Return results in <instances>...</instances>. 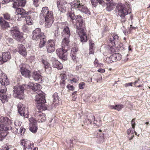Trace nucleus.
<instances>
[{
	"label": "nucleus",
	"mask_w": 150,
	"mask_h": 150,
	"mask_svg": "<svg viewBox=\"0 0 150 150\" xmlns=\"http://www.w3.org/2000/svg\"><path fill=\"white\" fill-rule=\"evenodd\" d=\"M41 60L44 64V68L46 70L47 69H48L49 70H51L50 64L47 61L45 56H43L41 58Z\"/></svg>",
	"instance_id": "obj_27"
},
{
	"label": "nucleus",
	"mask_w": 150,
	"mask_h": 150,
	"mask_svg": "<svg viewBox=\"0 0 150 150\" xmlns=\"http://www.w3.org/2000/svg\"><path fill=\"white\" fill-rule=\"evenodd\" d=\"M57 7L59 10L62 12H64L67 10L65 5H62L61 0H59L57 2Z\"/></svg>",
	"instance_id": "obj_28"
},
{
	"label": "nucleus",
	"mask_w": 150,
	"mask_h": 150,
	"mask_svg": "<svg viewBox=\"0 0 150 150\" xmlns=\"http://www.w3.org/2000/svg\"><path fill=\"white\" fill-rule=\"evenodd\" d=\"M52 65L54 67L57 68L58 69H61L63 67L62 64L57 60L53 61Z\"/></svg>",
	"instance_id": "obj_32"
},
{
	"label": "nucleus",
	"mask_w": 150,
	"mask_h": 150,
	"mask_svg": "<svg viewBox=\"0 0 150 150\" xmlns=\"http://www.w3.org/2000/svg\"><path fill=\"white\" fill-rule=\"evenodd\" d=\"M18 112L21 116H23L25 118L28 117V111L25 106L21 103H19L18 105Z\"/></svg>",
	"instance_id": "obj_8"
},
{
	"label": "nucleus",
	"mask_w": 150,
	"mask_h": 150,
	"mask_svg": "<svg viewBox=\"0 0 150 150\" xmlns=\"http://www.w3.org/2000/svg\"><path fill=\"white\" fill-rule=\"evenodd\" d=\"M10 1V0H4L2 1V4H6L8 3Z\"/></svg>",
	"instance_id": "obj_60"
},
{
	"label": "nucleus",
	"mask_w": 150,
	"mask_h": 150,
	"mask_svg": "<svg viewBox=\"0 0 150 150\" xmlns=\"http://www.w3.org/2000/svg\"><path fill=\"white\" fill-rule=\"evenodd\" d=\"M107 5V6L106 8V10L109 11H110L112 10L115 7L114 4L112 2L108 3Z\"/></svg>",
	"instance_id": "obj_39"
},
{
	"label": "nucleus",
	"mask_w": 150,
	"mask_h": 150,
	"mask_svg": "<svg viewBox=\"0 0 150 150\" xmlns=\"http://www.w3.org/2000/svg\"><path fill=\"white\" fill-rule=\"evenodd\" d=\"M52 98L53 102H56L57 103L58 102L59 98L58 96V93H57L55 92L53 94Z\"/></svg>",
	"instance_id": "obj_42"
},
{
	"label": "nucleus",
	"mask_w": 150,
	"mask_h": 150,
	"mask_svg": "<svg viewBox=\"0 0 150 150\" xmlns=\"http://www.w3.org/2000/svg\"><path fill=\"white\" fill-rule=\"evenodd\" d=\"M48 8L47 6L43 7L42 8L40 16L41 17H45V16L49 12Z\"/></svg>",
	"instance_id": "obj_36"
},
{
	"label": "nucleus",
	"mask_w": 150,
	"mask_h": 150,
	"mask_svg": "<svg viewBox=\"0 0 150 150\" xmlns=\"http://www.w3.org/2000/svg\"><path fill=\"white\" fill-rule=\"evenodd\" d=\"M93 121H93L94 123H96L95 122V117L93 115L89 114L87 115L86 119L84 122V123H86L87 124H91Z\"/></svg>",
	"instance_id": "obj_22"
},
{
	"label": "nucleus",
	"mask_w": 150,
	"mask_h": 150,
	"mask_svg": "<svg viewBox=\"0 0 150 150\" xmlns=\"http://www.w3.org/2000/svg\"><path fill=\"white\" fill-rule=\"evenodd\" d=\"M105 69H100L98 70V71L99 72L104 73L105 72Z\"/></svg>",
	"instance_id": "obj_62"
},
{
	"label": "nucleus",
	"mask_w": 150,
	"mask_h": 150,
	"mask_svg": "<svg viewBox=\"0 0 150 150\" xmlns=\"http://www.w3.org/2000/svg\"><path fill=\"white\" fill-rule=\"evenodd\" d=\"M2 56L4 59V62H6L11 59V54L9 52H4Z\"/></svg>",
	"instance_id": "obj_35"
},
{
	"label": "nucleus",
	"mask_w": 150,
	"mask_h": 150,
	"mask_svg": "<svg viewBox=\"0 0 150 150\" xmlns=\"http://www.w3.org/2000/svg\"><path fill=\"white\" fill-rule=\"evenodd\" d=\"M85 85V83L84 82H81L79 84V88L80 89H83V87Z\"/></svg>",
	"instance_id": "obj_53"
},
{
	"label": "nucleus",
	"mask_w": 150,
	"mask_h": 150,
	"mask_svg": "<svg viewBox=\"0 0 150 150\" xmlns=\"http://www.w3.org/2000/svg\"><path fill=\"white\" fill-rule=\"evenodd\" d=\"M14 124L15 125V127L16 129H17V128H18L19 127H21L20 126L21 125V123L18 120H15L14 122Z\"/></svg>",
	"instance_id": "obj_44"
},
{
	"label": "nucleus",
	"mask_w": 150,
	"mask_h": 150,
	"mask_svg": "<svg viewBox=\"0 0 150 150\" xmlns=\"http://www.w3.org/2000/svg\"><path fill=\"white\" fill-rule=\"evenodd\" d=\"M33 77L35 81H38L39 82H41L42 81V77L40 72L39 71H36L34 72Z\"/></svg>",
	"instance_id": "obj_23"
},
{
	"label": "nucleus",
	"mask_w": 150,
	"mask_h": 150,
	"mask_svg": "<svg viewBox=\"0 0 150 150\" xmlns=\"http://www.w3.org/2000/svg\"><path fill=\"white\" fill-rule=\"evenodd\" d=\"M38 111L36 112L35 113V117L37 121L39 122H44L46 120L45 115L44 113H42L41 111L42 110H38Z\"/></svg>",
	"instance_id": "obj_11"
},
{
	"label": "nucleus",
	"mask_w": 150,
	"mask_h": 150,
	"mask_svg": "<svg viewBox=\"0 0 150 150\" xmlns=\"http://www.w3.org/2000/svg\"><path fill=\"white\" fill-rule=\"evenodd\" d=\"M69 38H64L62 43V48L68 50L69 46Z\"/></svg>",
	"instance_id": "obj_19"
},
{
	"label": "nucleus",
	"mask_w": 150,
	"mask_h": 150,
	"mask_svg": "<svg viewBox=\"0 0 150 150\" xmlns=\"http://www.w3.org/2000/svg\"><path fill=\"white\" fill-rule=\"evenodd\" d=\"M124 107V106L122 104H119L114 105H109V108L111 109L115 110L118 111H120Z\"/></svg>",
	"instance_id": "obj_37"
},
{
	"label": "nucleus",
	"mask_w": 150,
	"mask_h": 150,
	"mask_svg": "<svg viewBox=\"0 0 150 150\" xmlns=\"http://www.w3.org/2000/svg\"><path fill=\"white\" fill-rule=\"evenodd\" d=\"M22 28L23 31L25 32H27L28 31V28L27 26L25 25L23 26Z\"/></svg>",
	"instance_id": "obj_56"
},
{
	"label": "nucleus",
	"mask_w": 150,
	"mask_h": 150,
	"mask_svg": "<svg viewBox=\"0 0 150 150\" xmlns=\"http://www.w3.org/2000/svg\"><path fill=\"white\" fill-rule=\"evenodd\" d=\"M4 62L3 57H0V64H2Z\"/></svg>",
	"instance_id": "obj_59"
},
{
	"label": "nucleus",
	"mask_w": 150,
	"mask_h": 150,
	"mask_svg": "<svg viewBox=\"0 0 150 150\" xmlns=\"http://www.w3.org/2000/svg\"><path fill=\"white\" fill-rule=\"evenodd\" d=\"M25 67V65H23L21 67L20 71L22 75L26 77H29L30 74V71Z\"/></svg>",
	"instance_id": "obj_18"
},
{
	"label": "nucleus",
	"mask_w": 150,
	"mask_h": 150,
	"mask_svg": "<svg viewBox=\"0 0 150 150\" xmlns=\"http://www.w3.org/2000/svg\"><path fill=\"white\" fill-rule=\"evenodd\" d=\"M67 50L62 48L58 49L56 51V54L60 59L65 60L67 59Z\"/></svg>",
	"instance_id": "obj_9"
},
{
	"label": "nucleus",
	"mask_w": 150,
	"mask_h": 150,
	"mask_svg": "<svg viewBox=\"0 0 150 150\" xmlns=\"http://www.w3.org/2000/svg\"><path fill=\"white\" fill-rule=\"evenodd\" d=\"M7 41L9 43H12L13 42V40L12 38L8 37L7 38Z\"/></svg>",
	"instance_id": "obj_54"
},
{
	"label": "nucleus",
	"mask_w": 150,
	"mask_h": 150,
	"mask_svg": "<svg viewBox=\"0 0 150 150\" xmlns=\"http://www.w3.org/2000/svg\"><path fill=\"white\" fill-rule=\"evenodd\" d=\"M40 39V42L39 44V46L41 48L44 46L47 40L44 35H42V36Z\"/></svg>",
	"instance_id": "obj_38"
},
{
	"label": "nucleus",
	"mask_w": 150,
	"mask_h": 150,
	"mask_svg": "<svg viewBox=\"0 0 150 150\" xmlns=\"http://www.w3.org/2000/svg\"><path fill=\"white\" fill-rule=\"evenodd\" d=\"M11 34L13 38L18 41H20L24 39L22 34L16 26L13 27L11 30Z\"/></svg>",
	"instance_id": "obj_5"
},
{
	"label": "nucleus",
	"mask_w": 150,
	"mask_h": 150,
	"mask_svg": "<svg viewBox=\"0 0 150 150\" xmlns=\"http://www.w3.org/2000/svg\"><path fill=\"white\" fill-rule=\"evenodd\" d=\"M0 83L4 86H6L9 84V81L5 74L2 75L0 78Z\"/></svg>",
	"instance_id": "obj_20"
},
{
	"label": "nucleus",
	"mask_w": 150,
	"mask_h": 150,
	"mask_svg": "<svg viewBox=\"0 0 150 150\" xmlns=\"http://www.w3.org/2000/svg\"><path fill=\"white\" fill-rule=\"evenodd\" d=\"M90 47H94L95 45L94 42L91 39H90L89 41Z\"/></svg>",
	"instance_id": "obj_47"
},
{
	"label": "nucleus",
	"mask_w": 150,
	"mask_h": 150,
	"mask_svg": "<svg viewBox=\"0 0 150 150\" xmlns=\"http://www.w3.org/2000/svg\"><path fill=\"white\" fill-rule=\"evenodd\" d=\"M16 13L18 15H21V17H25V16L26 14V11L22 8H17L16 10Z\"/></svg>",
	"instance_id": "obj_34"
},
{
	"label": "nucleus",
	"mask_w": 150,
	"mask_h": 150,
	"mask_svg": "<svg viewBox=\"0 0 150 150\" xmlns=\"http://www.w3.org/2000/svg\"><path fill=\"white\" fill-rule=\"evenodd\" d=\"M35 57L34 56H30V59L32 61H35Z\"/></svg>",
	"instance_id": "obj_61"
},
{
	"label": "nucleus",
	"mask_w": 150,
	"mask_h": 150,
	"mask_svg": "<svg viewBox=\"0 0 150 150\" xmlns=\"http://www.w3.org/2000/svg\"><path fill=\"white\" fill-rule=\"evenodd\" d=\"M33 1L35 6L36 7L38 6V0H33Z\"/></svg>",
	"instance_id": "obj_57"
},
{
	"label": "nucleus",
	"mask_w": 150,
	"mask_h": 150,
	"mask_svg": "<svg viewBox=\"0 0 150 150\" xmlns=\"http://www.w3.org/2000/svg\"><path fill=\"white\" fill-rule=\"evenodd\" d=\"M20 144L24 146V148L28 149L31 150L34 146L33 144L31 143L30 141L27 139H23L21 141Z\"/></svg>",
	"instance_id": "obj_12"
},
{
	"label": "nucleus",
	"mask_w": 150,
	"mask_h": 150,
	"mask_svg": "<svg viewBox=\"0 0 150 150\" xmlns=\"http://www.w3.org/2000/svg\"><path fill=\"white\" fill-rule=\"evenodd\" d=\"M0 23L1 28L2 29L4 30L10 27L8 23L5 21L2 17H0Z\"/></svg>",
	"instance_id": "obj_24"
},
{
	"label": "nucleus",
	"mask_w": 150,
	"mask_h": 150,
	"mask_svg": "<svg viewBox=\"0 0 150 150\" xmlns=\"http://www.w3.org/2000/svg\"><path fill=\"white\" fill-rule=\"evenodd\" d=\"M135 133V135H137V133L134 131V132L132 134V135H129V136H131V138H130V140H131V139H132V138H133V137H134V134H133V133Z\"/></svg>",
	"instance_id": "obj_63"
},
{
	"label": "nucleus",
	"mask_w": 150,
	"mask_h": 150,
	"mask_svg": "<svg viewBox=\"0 0 150 150\" xmlns=\"http://www.w3.org/2000/svg\"><path fill=\"white\" fill-rule=\"evenodd\" d=\"M121 56L119 53L114 54L110 56V58L113 62L120 60L121 59Z\"/></svg>",
	"instance_id": "obj_30"
},
{
	"label": "nucleus",
	"mask_w": 150,
	"mask_h": 150,
	"mask_svg": "<svg viewBox=\"0 0 150 150\" xmlns=\"http://www.w3.org/2000/svg\"><path fill=\"white\" fill-rule=\"evenodd\" d=\"M76 23V27L77 33L79 35L81 41L83 43L87 41V37L86 33L82 27L83 25V17L80 15L76 16L75 18Z\"/></svg>",
	"instance_id": "obj_1"
},
{
	"label": "nucleus",
	"mask_w": 150,
	"mask_h": 150,
	"mask_svg": "<svg viewBox=\"0 0 150 150\" xmlns=\"http://www.w3.org/2000/svg\"><path fill=\"white\" fill-rule=\"evenodd\" d=\"M94 47H90L89 49V54H93L94 53Z\"/></svg>",
	"instance_id": "obj_51"
},
{
	"label": "nucleus",
	"mask_w": 150,
	"mask_h": 150,
	"mask_svg": "<svg viewBox=\"0 0 150 150\" xmlns=\"http://www.w3.org/2000/svg\"><path fill=\"white\" fill-rule=\"evenodd\" d=\"M0 122L8 125H11L13 121L7 117L0 116Z\"/></svg>",
	"instance_id": "obj_21"
},
{
	"label": "nucleus",
	"mask_w": 150,
	"mask_h": 150,
	"mask_svg": "<svg viewBox=\"0 0 150 150\" xmlns=\"http://www.w3.org/2000/svg\"><path fill=\"white\" fill-rule=\"evenodd\" d=\"M12 148L11 146L6 145L3 148V150H9Z\"/></svg>",
	"instance_id": "obj_50"
},
{
	"label": "nucleus",
	"mask_w": 150,
	"mask_h": 150,
	"mask_svg": "<svg viewBox=\"0 0 150 150\" xmlns=\"http://www.w3.org/2000/svg\"><path fill=\"white\" fill-rule=\"evenodd\" d=\"M26 1L24 0H19L18 1V4L19 6H24L25 4Z\"/></svg>",
	"instance_id": "obj_45"
},
{
	"label": "nucleus",
	"mask_w": 150,
	"mask_h": 150,
	"mask_svg": "<svg viewBox=\"0 0 150 150\" xmlns=\"http://www.w3.org/2000/svg\"><path fill=\"white\" fill-rule=\"evenodd\" d=\"M76 0L77 1L76 3H72L71 5L73 9H76L88 15H90V11L87 7L83 4L82 3H81L79 1H78V0Z\"/></svg>",
	"instance_id": "obj_4"
},
{
	"label": "nucleus",
	"mask_w": 150,
	"mask_h": 150,
	"mask_svg": "<svg viewBox=\"0 0 150 150\" xmlns=\"http://www.w3.org/2000/svg\"><path fill=\"white\" fill-rule=\"evenodd\" d=\"M74 48H72V49H71V52H76L77 51V50L76 49H75V50H74Z\"/></svg>",
	"instance_id": "obj_64"
},
{
	"label": "nucleus",
	"mask_w": 150,
	"mask_h": 150,
	"mask_svg": "<svg viewBox=\"0 0 150 150\" xmlns=\"http://www.w3.org/2000/svg\"><path fill=\"white\" fill-rule=\"evenodd\" d=\"M25 21H26V23L29 25H31L33 23V21L31 19L30 16H27L25 18Z\"/></svg>",
	"instance_id": "obj_43"
},
{
	"label": "nucleus",
	"mask_w": 150,
	"mask_h": 150,
	"mask_svg": "<svg viewBox=\"0 0 150 150\" xmlns=\"http://www.w3.org/2000/svg\"><path fill=\"white\" fill-rule=\"evenodd\" d=\"M19 6L18 4V1H13V7L15 8H17Z\"/></svg>",
	"instance_id": "obj_48"
},
{
	"label": "nucleus",
	"mask_w": 150,
	"mask_h": 150,
	"mask_svg": "<svg viewBox=\"0 0 150 150\" xmlns=\"http://www.w3.org/2000/svg\"><path fill=\"white\" fill-rule=\"evenodd\" d=\"M94 65L96 67H98L99 64L98 61L97 59H95L94 62Z\"/></svg>",
	"instance_id": "obj_55"
},
{
	"label": "nucleus",
	"mask_w": 150,
	"mask_h": 150,
	"mask_svg": "<svg viewBox=\"0 0 150 150\" xmlns=\"http://www.w3.org/2000/svg\"><path fill=\"white\" fill-rule=\"evenodd\" d=\"M43 35H44V33L41 32L40 28H36L33 33L32 39L33 40H37L40 39Z\"/></svg>",
	"instance_id": "obj_10"
},
{
	"label": "nucleus",
	"mask_w": 150,
	"mask_h": 150,
	"mask_svg": "<svg viewBox=\"0 0 150 150\" xmlns=\"http://www.w3.org/2000/svg\"><path fill=\"white\" fill-rule=\"evenodd\" d=\"M4 18L6 20H9L11 19V16L9 14L5 13L3 14Z\"/></svg>",
	"instance_id": "obj_46"
},
{
	"label": "nucleus",
	"mask_w": 150,
	"mask_h": 150,
	"mask_svg": "<svg viewBox=\"0 0 150 150\" xmlns=\"http://www.w3.org/2000/svg\"><path fill=\"white\" fill-rule=\"evenodd\" d=\"M16 132L18 134H20L23 135L25 131V129L22 127H19L16 129Z\"/></svg>",
	"instance_id": "obj_40"
},
{
	"label": "nucleus",
	"mask_w": 150,
	"mask_h": 150,
	"mask_svg": "<svg viewBox=\"0 0 150 150\" xmlns=\"http://www.w3.org/2000/svg\"><path fill=\"white\" fill-rule=\"evenodd\" d=\"M62 36L64 38H69L70 35V31L67 26L65 27L62 33Z\"/></svg>",
	"instance_id": "obj_25"
},
{
	"label": "nucleus",
	"mask_w": 150,
	"mask_h": 150,
	"mask_svg": "<svg viewBox=\"0 0 150 150\" xmlns=\"http://www.w3.org/2000/svg\"><path fill=\"white\" fill-rule=\"evenodd\" d=\"M115 11L117 16L120 17L122 21L124 22L125 16L131 13V8L129 5H125L120 3L117 4Z\"/></svg>",
	"instance_id": "obj_2"
},
{
	"label": "nucleus",
	"mask_w": 150,
	"mask_h": 150,
	"mask_svg": "<svg viewBox=\"0 0 150 150\" xmlns=\"http://www.w3.org/2000/svg\"><path fill=\"white\" fill-rule=\"evenodd\" d=\"M74 9L72 8H71V11H69L67 14L68 18L71 21L73 22V20L75 19L76 16H75L74 12Z\"/></svg>",
	"instance_id": "obj_29"
},
{
	"label": "nucleus",
	"mask_w": 150,
	"mask_h": 150,
	"mask_svg": "<svg viewBox=\"0 0 150 150\" xmlns=\"http://www.w3.org/2000/svg\"><path fill=\"white\" fill-rule=\"evenodd\" d=\"M45 25L46 27L50 28L51 27L54 20L52 11H50L45 16Z\"/></svg>",
	"instance_id": "obj_7"
},
{
	"label": "nucleus",
	"mask_w": 150,
	"mask_h": 150,
	"mask_svg": "<svg viewBox=\"0 0 150 150\" xmlns=\"http://www.w3.org/2000/svg\"><path fill=\"white\" fill-rule=\"evenodd\" d=\"M17 50L20 54L23 57H25L27 55L26 49L24 45L22 44L18 45Z\"/></svg>",
	"instance_id": "obj_16"
},
{
	"label": "nucleus",
	"mask_w": 150,
	"mask_h": 150,
	"mask_svg": "<svg viewBox=\"0 0 150 150\" xmlns=\"http://www.w3.org/2000/svg\"><path fill=\"white\" fill-rule=\"evenodd\" d=\"M0 89V100H1L3 103L5 102L6 100V96L4 95L5 93L7 91V88L6 86H4L3 88Z\"/></svg>",
	"instance_id": "obj_15"
},
{
	"label": "nucleus",
	"mask_w": 150,
	"mask_h": 150,
	"mask_svg": "<svg viewBox=\"0 0 150 150\" xmlns=\"http://www.w3.org/2000/svg\"><path fill=\"white\" fill-rule=\"evenodd\" d=\"M67 88L70 90L71 91H73L74 90V86L70 85H68L67 86Z\"/></svg>",
	"instance_id": "obj_52"
},
{
	"label": "nucleus",
	"mask_w": 150,
	"mask_h": 150,
	"mask_svg": "<svg viewBox=\"0 0 150 150\" xmlns=\"http://www.w3.org/2000/svg\"><path fill=\"white\" fill-rule=\"evenodd\" d=\"M132 128H130L127 130V133L128 135H132L134 132V128L136 125L135 119H132L131 121Z\"/></svg>",
	"instance_id": "obj_26"
},
{
	"label": "nucleus",
	"mask_w": 150,
	"mask_h": 150,
	"mask_svg": "<svg viewBox=\"0 0 150 150\" xmlns=\"http://www.w3.org/2000/svg\"><path fill=\"white\" fill-rule=\"evenodd\" d=\"M55 41L54 40H50L48 41L47 48L48 52L51 53L55 50Z\"/></svg>",
	"instance_id": "obj_13"
},
{
	"label": "nucleus",
	"mask_w": 150,
	"mask_h": 150,
	"mask_svg": "<svg viewBox=\"0 0 150 150\" xmlns=\"http://www.w3.org/2000/svg\"><path fill=\"white\" fill-rule=\"evenodd\" d=\"M109 41L113 46H115L120 42V39L117 35L113 34L110 36Z\"/></svg>",
	"instance_id": "obj_14"
},
{
	"label": "nucleus",
	"mask_w": 150,
	"mask_h": 150,
	"mask_svg": "<svg viewBox=\"0 0 150 150\" xmlns=\"http://www.w3.org/2000/svg\"><path fill=\"white\" fill-rule=\"evenodd\" d=\"M35 103L37 104V108L39 110H45L47 109V107L45 103L46 102L45 96L41 93L38 94L35 97Z\"/></svg>",
	"instance_id": "obj_3"
},
{
	"label": "nucleus",
	"mask_w": 150,
	"mask_h": 150,
	"mask_svg": "<svg viewBox=\"0 0 150 150\" xmlns=\"http://www.w3.org/2000/svg\"><path fill=\"white\" fill-rule=\"evenodd\" d=\"M12 127L10 126L8 127H5L3 124L0 123V131H6L8 130H11Z\"/></svg>",
	"instance_id": "obj_41"
},
{
	"label": "nucleus",
	"mask_w": 150,
	"mask_h": 150,
	"mask_svg": "<svg viewBox=\"0 0 150 150\" xmlns=\"http://www.w3.org/2000/svg\"><path fill=\"white\" fill-rule=\"evenodd\" d=\"M65 83V78L61 79L60 81V84L62 86H64Z\"/></svg>",
	"instance_id": "obj_49"
},
{
	"label": "nucleus",
	"mask_w": 150,
	"mask_h": 150,
	"mask_svg": "<svg viewBox=\"0 0 150 150\" xmlns=\"http://www.w3.org/2000/svg\"><path fill=\"white\" fill-rule=\"evenodd\" d=\"M92 6L94 7H96L98 4V3L103 6L104 5V1L103 0H91Z\"/></svg>",
	"instance_id": "obj_33"
},
{
	"label": "nucleus",
	"mask_w": 150,
	"mask_h": 150,
	"mask_svg": "<svg viewBox=\"0 0 150 150\" xmlns=\"http://www.w3.org/2000/svg\"><path fill=\"white\" fill-rule=\"evenodd\" d=\"M29 129L32 132L36 133L38 129L37 123L36 122H31L30 124Z\"/></svg>",
	"instance_id": "obj_31"
},
{
	"label": "nucleus",
	"mask_w": 150,
	"mask_h": 150,
	"mask_svg": "<svg viewBox=\"0 0 150 150\" xmlns=\"http://www.w3.org/2000/svg\"><path fill=\"white\" fill-rule=\"evenodd\" d=\"M28 86V87L35 91H40L41 89V85L38 83H34L32 82H29Z\"/></svg>",
	"instance_id": "obj_17"
},
{
	"label": "nucleus",
	"mask_w": 150,
	"mask_h": 150,
	"mask_svg": "<svg viewBox=\"0 0 150 150\" xmlns=\"http://www.w3.org/2000/svg\"><path fill=\"white\" fill-rule=\"evenodd\" d=\"M132 83L131 82V83H126L125 84V87H128V86H132Z\"/></svg>",
	"instance_id": "obj_58"
},
{
	"label": "nucleus",
	"mask_w": 150,
	"mask_h": 150,
	"mask_svg": "<svg viewBox=\"0 0 150 150\" xmlns=\"http://www.w3.org/2000/svg\"><path fill=\"white\" fill-rule=\"evenodd\" d=\"M13 96L20 99L23 98L24 95V88L22 86L16 85L13 88Z\"/></svg>",
	"instance_id": "obj_6"
}]
</instances>
